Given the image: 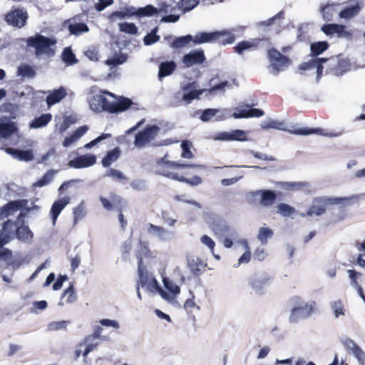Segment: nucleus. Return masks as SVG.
Returning a JSON list of instances; mask_svg holds the SVG:
<instances>
[{
  "mask_svg": "<svg viewBox=\"0 0 365 365\" xmlns=\"http://www.w3.org/2000/svg\"><path fill=\"white\" fill-rule=\"evenodd\" d=\"M52 120L51 113H43L38 118L33 119L29 123V128L31 129H38L46 126Z\"/></svg>",
  "mask_w": 365,
  "mask_h": 365,
  "instance_id": "35",
  "label": "nucleus"
},
{
  "mask_svg": "<svg viewBox=\"0 0 365 365\" xmlns=\"http://www.w3.org/2000/svg\"><path fill=\"white\" fill-rule=\"evenodd\" d=\"M184 93L182 96V101L185 104H189L194 99L199 98V96L202 95L205 90H197L195 83H189L182 86V88Z\"/></svg>",
  "mask_w": 365,
  "mask_h": 365,
  "instance_id": "24",
  "label": "nucleus"
},
{
  "mask_svg": "<svg viewBox=\"0 0 365 365\" xmlns=\"http://www.w3.org/2000/svg\"><path fill=\"white\" fill-rule=\"evenodd\" d=\"M76 300V295L74 292L73 285H70L63 293L61 301L58 302L59 306H63L65 303L71 304Z\"/></svg>",
  "mask_w": 365,
  "mask_h": 365,
  "instance_id": "38",
  "label": "nucleus"
},
{
  "mask_svg": "<svg viewBox=\"0 0 365 365\" xmlns=\"http://www.w3.org/2000/svg\"><path fill=\"white\" fill-rule=\"evenodd\" d=\"M27 13L23 9H14L6 16V21L9 24L22 27L27 20Z\"/></svg>",
  "mask_w": 365,
  "mask_h": 365,
  "instance_id": "20",
  "label": "nucleus"
},
{
  "mask_svg": "<svg viewBox=\"0 0 365 365\" xmlns=\"http://www.w3.org/2000/svg\"><path fill=\"white\" fill-rule=\"evenodd\" d=\"M16 238L26 243L31 242L34 238V233L26 225L17 226L16 228Z\"/></svg>",
  "mask_w": 365,
  "mask_h": 365,
  "instance_id": "33",
  "label": "nucleus"
},
{
  "mask_svg": "<svg viewBox=\"0 0 365 365\" xmlns=\"http://www.w3.org/2000/svg\"><path fill=\"white\" fill-rule=\"evenodd\" d=\"M87 214L86 207L84 202H81L73 209V223L77 224L79 220L83 219Z\"/></svg>",
  "mask_w": 365,
  "mask_h": 365,
  "instance_id": "41",
  "label": "nucleus"
},
{
  "mask_svg": "<svg viewBox=\"0 0 365 365\" xmlns=\"http://www.w3.org/2000/svg\"><path fill=\"white\" fill-rule=\"evenodd\" d=\"M120 151L119 148H115L113 150L108 152L102 160L103 167H109L113 163L117 160L120 156Z\"/></svg>",
  "mask_w": 365,
  "mask_h": 365,
  "instance_id": "42",
  "label": "nucleus"
},
{
  "mask_svg": "<svg viewBox=\"0 0 365 365\" xmlns=\"http://www.w3.org/2000/svg\"><path fill=\"white\" fill-rule=\"evenodd\" d=\"M70 324L68 320H62L59 322H51L47 325L48 331H58L66 329L67 326Z\"/></svg>",
  "mask_w": 365,
  "mask_h": 365,
  "instance_id": "52",
  "label": "nucleus"
},
{
  "mask_svg": "<svg viewBox=\"0 0 365 365\" xmlns=\"http://www.w3.org/2000/svg\"><path fill=\"white\" fill-rule=\"evenodd\" d=\"M67 95L66 89L64 87H60L58 89L51 91L46 97V103L51 107L59 103Z\"/></svg>",
  "mask_w": 365,
  "mask_h": 365,
  "instance_id": "32",
  "label": "nucleus"
},
{
  "mask_svg": "<svg viewBox=\"0 0 365 365\" xmlns=\"http://www.w3.org/2000/svg\"><path fill=\"white\" fill-rule=\"evenodd\" d=\"M354 356L357 359L359 364L363 365L365 362V353L358 346L351 351Z\"/></svg>",
  "mask_w": 365,
  "mask_h": 365,
  "instance_id": "64",
  "label": "nucleus"
},
{
  "mask_svg": "<svg viewBox=\"0 0 365 365\" xmlns=\"http://www.w3.org/2000/svg\"><path fill=\"white\" fill-rule=\"evenodd\" d=\"M88 128L86 125L81 126L77 128L72 135L65 138L63 142V146L68 148L78 140H79L87 131Z\"/></svg>",
  "mask_w": 365,
  "mask_h": 365,
  "instance_id": "34",
  "label": "nucleus"
},
{
  "mask_svg": "<svg viewBox=\"0 0 365 365\" xmlns=\"http://www.w3.org/2000/svg\"><path fill=\"white\" fill-rule=\"evenodd\" d=\"M351 200H358L357 195H352L351 197H314L312 200L311 207L307 212V217L310 216H320L323 215L327 209V206L329 205H341L347 206L351 204Z\"/></svg>",
  "mask_w": 365,
  "mask_h": 365,
  "instance_id": "4",
  "label": "nucleus"
},
{
  "mask_svg": "<svg viewBox=\"0 0 365 365\" xmlns=\"http://www.w3.org/2000/svg\"><path fill=\"white\" fill-rule=\"evenodd\" d=\"M345 29V26L336 24H330L323 25L322 31L327 36L336 34L339 37H343L347 39L351 38V33L346 31Z\"/></svg>",
  "mask_w": 365,
  "mask_h": 365,
  "instance_id": "21",
  "label": "nucleus"
},
{
  "mask_svg": "<svg viewBox=\"0 0 365 365\" xmlns=\"http://www.w3.org/2000/svg\"><path fill=\"white\" fill-rule=\"evenodd\" d=\"M187 267L190 269V274L192 276L198 277L202 273L205 264L199 257L187 256Z\"/></svg>",
  "mask_w": 365,
  "mask_h": 365,
  "instance_id": "26",
  "label": "nucleus"
},
{
  "mask_svg": "<svg viewBox=\"0 0 365 365\" xmlns=\"http://www.w3.org/2000/svg\"><path fill=\"white\" fill-rule=\"evenodd\" d=\"M262 129L267 130L269 128H274L277 130L287 131L289 133L299 135H308L311 134H319L329 138H336L343 134L342 131L338 133H323L322 129H314L308 128H296L294 126L287 127L284 121L277 120L272 118L265 119L261 123Z\"/></svg>",
  "mask_w": 365,
  "mask_h": 365,
  "instance_id": "2",
  "label": "nucleus"
},
{
  "mask_svg": "<svg viewBox=\"0 0 365 365\" xmlns=\"http://www.w3.org/2000/svg\"><path fill=\"white\" fill-rule=\"evenodd\" d=\"M277 213L283 217H289L296 211L293 207H291L290 205L285 203L279 204L277 207Z\"/></svg>",
  "mask_w": 365,
  "mask_h": 365,
  "instance_id": "54",
  "label": "nucleus"
},
{
  "mask_svg": "<svg viewBox=\"0 0 365 365\" xmlns=\"http://www.w3.org/2000/svg\"><path fill=\"white\" fill-rule=\"evenodd\" d=\"M158 131L159 128L156 125L147 126L135 135V146L140 148L144 147L157 136Z\"/></svg>",
  "mask_w": 365,
  "mask_h": 365,
  "instance_id": "15",
  "label": "nucleus"
},
{
  "mask_svg": "<svg viewBox=\"0 0 365 365\" xmlns=\"http://www.w3.org/2000/svg\"><path fill=\"white\" fill-rule=\"evenodd\" d=\"M17 130V126L14 122L4 118H0V137L7 138Z\"/></svg>",
  "mask_w": 365,
  "mask_h": 365,
  "instance_id": "28",
  "label": "nucleus"
},
{
  "mask_svg": "<svg viewBox=\"0 0 365 365\" xmlns=\"http://www.w3.org/2000/svg\"><path fill=\"white\" fill-rule=\"evenodd\" d=\"M70 201L71 197L65 196L59 198L53 203L50 210L53 225H56L58 217L66 206L70 203Z\"/></svg>",
  "mask_w": 365,
  "mask_h": 365,
  "instance_id": "25",
  "label": "nucleus"
},
{
  "mask_svg": "<svg viewBox=\"0 0 365 365\" xmlns=\"http://www.w3.org/2000/svg\"><path fill=\"white\" fill-rule=\"evenodd\" d=\"M245 29L246 26L238 25L230 29L217 31L216 33H220L219 40L222 38L221 43L222 44H232L236 38L240 37L243 34Z\"/></svg>",
  "mask_w": 365,
  "mask_h": 365,
  "instance_id": "16",
  "label": "nucleus"
},
{
  "mask_svg": "<svg viewBox=\"0 0 365 365\" xmlns=\"http://www.w3.org/2000/svg\"><path fill=\"white\" fill-rule=\"evenodd\" d=\"M272 235L273 231L272 229L266 227H262L259 229L257 237L262 245H265L267 244L268 239L271 238Z\"/></svg>",
  "mask_w": 365,
  "mask_h": 365,
  "instance_id": "46",
  "label": "nucleus"
},
{
  "mask_svg": "<svg viewBox=\"0 0 365 365\" xmlns=\"http://www.w3.org/2000/svg\"><path fill=\"white\" fill-rule=\"evenodd\" d=\"M68 30L70 34L78 36L82 33L88 32L89 29L88 26L84 23H74L69 24Z\"/></svg>",
  "mask_w": 365,
  "mask_h": 365,
  "instance_id": "49",
  "label": "nucleus"
},
{
  "mask_svg": "<svg viewBox=\"0 0 365 365\" xmlns=\"http://www.w3.org/2000/svg\"><path fill=\"white\" fill-rule=\"evenodd\" d=\"M232 115L235 118H259L264 115V111L258 108H248V107H246L238 108Z\"/></svg>",
  "mask_w": 365,
  "mask_h": 365,
  "instance_id": "29",
  "label": "nucleus"
},
{
  "mask_svg": "<svg viewBox=\"0 0 365 365\" xmlns=\"http://www.w3.org/2000/svg\"><path fill=\"white\" fill-rule=\"evenodd\" d=\"M96 163V157L92 154L78 156L71 160L68 165L71 168L81 169L93 165Z\"/></svg>",
  "mask_w": 365,
  "mask_h": 365,
  "instance_id": "23",
  "label": "nucleus"
},
{
  "mask_svg": "<svg viewBox=\"0 0 365 365\" xmlns=\"http://www.w3.org/2000/svg\"><path fill=\"white\" fill-rule=\"evenodd\" d=\"M27 46L35 49V55L38 58H47L55 54L53 48L56 43V39L54 37H46L41 34H36L27 38Z\"/></svg>",
  "mask_w": 365,
  "mask_h": 365,
  "instance_id": "6",
  "label": "nucleus"
},
{
  "mask_svg": "<svg viewBox=\"0 0 365 365\" xmlns=\"http://www.w3.org/2000/svg\"><path fill=\"white\" fill-rule=\"evenodd\" d=\"M138 275L139 282L138 284L150 293L159 294L160 287L158 281L153 274L148 272L147 269L142 265L141 261L138 264Z\"/></svg>",
  "mask_w": 365,
  "mask_h": 365,
  "instance_id": "11",
  "label": "nucleus"
},
{
  "mask_svg": "<svg viewBox=\"0 0 365 365\" xmlns=\"http://www.w3.org/2000/svg\"><path fill=\"white\" fill-rule=\"evenodd\" d=\"M147 231L149 235L161 242L170 241L173 237V233L171 231L152 223L147 225Z\"/></svg>",
  "mask_w": 365,
  "mask_h": 365,
  "instance_id": "18",
  "label": "nucleus"
},
{
  "mask_svg": "<svg viewBox=\"0 0 365 365\" xmlns=\"http://www.w3.org/2000/svg\"><path fill=\"white\" fill-rule=\"evenodd\" d=\"M271 277L266 273L255 274L249 277L247 283L252 292L257 294L262 295L265 292V289L269 284Z\"/></svg>",
  "mask_w": 365,
  "mask_h": 365,
  "instance_id": "13",
  "label": "nucleus"
},
{
  "mask_svg": "<svg viewBox=\"0 0 365 365\" xmlns=\"http://www.w3.org/2000/svg\"><path fill=\"white\" fill-rule=\"evenodd\" d=\"M212 217L211 214H207L205 216V220L210 224L215 235L222 239V245L226 248H231L237 240L238 233L237 230L229 226L225 221L220 218L215 217L213 222L210 220Z\"/></svg>",
  "mask_w": 365,
  "mask_h": 365,
  "instance_id": "3",
  "label": "nucleus"
},
{
  "mask_svg": "<svg viewBox=\"0 0 365 365\" xmlns=\"http://www.w3.org/2000/svg\"><path fill=\"white\" fill-rule=\"evenodd\" d=\"M119 30L121 32L128 34H136L138 32V28L133 23H120L118 24Z\"/></svg>",
  "mask_w": 365,
  "mask_h": 365,
  "instance_id": "55",
  "label": "nucleus"
},
{
  "mask_svg": "<svg viewBox=\"0 0 365 365\" xmlns=\"http://www.w3.org/2000/svg\"><path fill=\"white\" fill-rule=\"evenodd\" d=\"M16 228V222L11 220H7L3 225V227L0 232V246L9 242L14 236V232Z\"/></svg>",
  "mask_w": 365,
  "mask_h": 365,
  "instance_id": "22",
  "label": "nucleus"
},
{
  "mask_svg": "<svg viewBox=\"0 0 365 365\" xmlns=\"http://www.w3.org/2000/svg\"><path fill=\"white\" fill-rule=\"evenodd\" d=\"M220 33L214 32H199L193 36V43L195 45H198L205 43H211L215 41H219V35Z\"/></svg>",
  "mask_w": 365,
  "mask_h": 365,
  "instance_id": "30",
  "label": "nucleus"
},
{
  "mask_svg": "<svg viewBox=\"0 0 365 365\" xmlns=\"http://www.w3.org/2000/svg\"><path fill=\"white\" fill-rule=\"evenodd\" d=\"M158 12V9L152 5H148L144 8L139 9L135 13L140 16H150Z\"/></svg>",
  "mask_w": 365,
  "mask_h": 365,
  "instance_id": "58",
  "label": "nucleus"
},
{
  "mask_svg": "<svg viewBox=\"0 0 365 365\" xmlns=\"http://www.w3.org/2000/svg\"><path fill=\"white\" fill-rule=\"evenodd\" d=\"M277 198L276 194L269 190H259L250 192L246 195V200L249 203H254L259 200L260 205L263 207H269L273 205Z\"/></svg>",
  "mask_w": 365,
  "mask_h": 365,
  "instance_id": "12",
  "label": "nucleus"
},
{
  "mask_svg": "<svg viewBox=\"0 0 365 365\" xmlns=\"http://www.w3.org/2000/svg\"><path fill=\"white\" fill-rule=\"evenodd\" d=\"M190 145H191V143L187 140L182 141V143H181V148L182 150L181 156L182 158L190 159L193 157V155L190 150Z\"/></svg>",
  "mask_w": 365,
  "mask_h": 365,
  "instance_id": "62",
  "label": "nucleus"
},
{
  "mask_svg": "<svg viewBox=\"0 0 365 365\" xmlns=\"http://www.w3.org/2000/svg\"><path fill=\"white\" fill-rule=\"evenodd\" d=\"M200 167H202V165L178 163L167 160H165V158H163L157 162L156 173L159 175L178 181L179 176L173 172L175 169Z\"/></svg>",
  "mask_w": 365,
  "mask_h": 365,
  "instance_id": "9",
  "label": "nucleus"
},
{
  "mask_svg": "<svg viewBox=\"0 0 365 365\" xmlns=\"http://www.w3.org/2000/svg\"><path fill=\"white\" fill-rule=\"evenodd\" d=\"M135 13L132 11L131 9H126L125 11H114L110 16V19L112 21H115V19H122L125 18H129L133 16Z\"/></svg>",
  "mask_w": 365,
  "mask_h": 365,
  "instance_id": "56",
  "label": "nucleus"
},
{
  "mask_svg": "<svg viewBox=\"0 0 365 365\" xmlns=\"http://www.w3.org/2000/svg\"><path fill=\"white\" fill-rule=\"evenodd\" d=\"M220 112L219 109L207 108L202 111L200 118L204 122H207Z\"/></svg>",
  "mask_w": 365,
  "mask_h": 365,
  "instance_id": "61",
  "label": "nucleus"
},
{
  "mask_svg": "<svg viewBox=\"0 0 365 365\" xmlns=\"http://www.w3.org/2000/svg\"><path fill=\"white\" fill-rule=\"evenodd\" d=\"M54 177V173L53 171L47 172L40 180H37L34 183L35 187H43L46 185L51 182Z\"/></svg>",
  "mask_w": 365,
  "mask_h": 365,
  "instance_id": "57",
  "label": "nucleus"
},
{
  "mask_svg": "<svg viewBox=\"0 0 365 365\" xmlns=\"http://www.w3.org/2000/svg\"><path fill=\"white\" fill-rule=\"evenodd\" d=\"M105 176L110 177L114 179L119 180H125V175L120 170L112 169V168H110L106 170Z\"/></svg>",
  "mask_w": 365,
  "mask_h": 365,
  "instance_id": "63",
  "label": "nucleus"
},
{
  "mask_svg": "<svg viewBox=\"0 0 365 365\" xmlns=\"http://www.w3.org/2000/svg\"><path fill=\"white\" fill-rule=\"evenodd\" d=\"M28 200H18L11 201L4 206L0 207V219H4L20 211L19 219L24 217L29 212L30 209L27 207Z\"/></svg>",
  "mask_w": 365,
  "mask_h": 365,
  "instance_id": "10",
  "label": "nucleus"
},
{
  "mask_svg": "<svg viewBox=\"0 0 365 365\" xmlns=\"http://www.w3.org/2000/svg\"><path fill=\"white\" fill-rule=\"evenodd\" d=\"M6 153L13 158L18 159L21 161H31L34 159V155L31 150H21L19 149H14L11 148H6Z\"/></svg>",
  "mask_w": 365,
  "mask_h": 365,
  "instance_id": "31",
  "label": "nucleus"
},
{
  "mask_svg": "<svg viewBox=\"0 0 365 365\" xmlns=\"http://www.w3.org/2000/svg\"><path fill=\"white\" fill-rule=\"evenodd\" d=\"M268 56L271 68L275 74L287 68L289 64V59L274 48L268 50Z\"/></svg>",
  "mask_w": 365,
  "mask_h": 365,
  "instance_id": "14",
  "label": "nucleus"
},
{
  "mask_svg": "<svg viewBox=\"0 0 365 365\" xmlns=\"http://www.w3.org/2000/svg\"><path fill=\"white\" fill-rule=\"evenodd\" d=\"M292 308L289 317L292 323H296L299 319H307L318 312L317 303L314 300L304 301L299 297H294L292 299Z\"/></svg>",
  "mask_w": 365,
  "mask_h": 365,
  "instance_id": "5",
  "label": "nucleus"
},
{
  "mask_svg": "<svg viewBox=\"0 0 365 365\" xmlns=\"http://www.w3.org/2000/svg\"><path fill=\"white\" fill-rule=\"evenodd\" d=\"M349 61L344 58H339L338 57L337 68L336 71V76H340L343 75L349 69Z\"/></svg>",
  "mask_w": 365,
  "mask_h": 365,
  "instance_id": "59",
  "label": "nucleus"
},
{
  "mask_svg": "<svg viewBox=\"0 0 365 365\" xmlns=\"http://www.w3.org/2000/svg\"><path fill=\"white\" fill-rule=\"evenodd\" d=\"M336 12V10L335 9V5L334 4H327L326 6L321 7V13L324 20L326 21H331Z\"/></svg>",
  "mask_w": 365,
  "mask_h": 365,
  "instance_id": "50",
  "label": "nucleus"
},
{
  "mask_svg": "<svg viewBox=\"0 0 365 365\" xmlns=\"http://www.w3.org/2000/svg\"><path fill=\"white\" fill-rule=\"evenodd\" d=\"M164 289L160 287L159 294L165 302L175 308H180L181 304L178 300L180 294V287L175 282L168 277L163 278Z\"/></svg>",
  "mask_w": 365,
  "mask_h": 365,
  "instance_id": "8",
  "label": "nucleus"
},
{
  "mask_svg": "<svg viewBox=\"0 0 365 365\" xmlns=\"http://www.w3.org/2000/svg\"><path fill=\"white\" fill-rule=\"evenodd\" d=\"M213 140L221 141L245 142L248 141L249 138H247V132L240 129H235L229 132L223 131L218 133L215 136L213 137Z\"/></svg>",
  "mask_w": 365,
  "mask_h": 365,
  "instance_id": "17",
  "label": "nucleus"
},
{
  "mask_svg": "<svg viewBox=\"0 0 365 365\" xmlns=\"http://www.w3.org/2000/svg\"><path fill=\"white\" fill-rule=\"evenodd\" d=\"M131 103V101L128 98H123L116 101L115 95L108 91L96 94L89 100L91 109L96 113L103 111L110 113L123 112L128 109Z\"/></svg>",
  "mask_w": 365,
  "mask_h": 365,
  "instance_id": "1",
  "label": "nucleus"
},
{
  "mask_svg": "<svg viewBox=\"0 0 365 365\" xmlns=\"http://www.w3.org/2000/svg\"><path fill=\"white\" fill-rule=\"evenodd\" d=\"M127 61V56L122 53H115L113 56L108 58L106 64L108 66H116L121 65Z\"/></svg>",
  "mask_w": 365,
  "mask_h": 365,
  "instance_id": "47",
  "label": "nucleus"
},
{
  "mask_svg": "<svg viewBox=\"0 0 365 365\" xmlns=\"http://www.w3.org/2000/svg\"><path fill=\"white\" fill-rule=\"evenodd\" d=\"M261 41V39H252L251 41H244L240 43H239L235 47V51L241 54L244 51L247 49H250L253 47H256L259 45V42Z\"/></svg>",
  "mask_w": 365,
  "mask_h": 365,
  "instance_id": "43",
  "label": "nucleus"
},
{
  "mask_svg": "<svg viewBox=\"0 0 365 365\" xmlns=\"http://www.w3.org/2000/svg\"><path fill=\"white\" fill-rule=\"evenodd\" d=\"M99 200L103 207L107 210H112L114 205H117V204L120 203L122 201L121 197L113 193L110 195V199L100 196Z\"/></svg>",
  "mask_w": 365,
  "mask_h": 365,
  "instance_id": "37",
  "label": "nucleus"
},
{
  "mask_svg": "<svg viewBox=\"0 0 365 365\" xmlns=\"http://www.w3.org/2000/svg\"><path fill=\"white\" fill-rule=\"evenodd\" d=\"M175 67V63L172 61L161 63L159 66L158 77L162 78L170 75Z\"/></svg>",
  "mask_w": 365,
  "mask_h": 365,
  "instance_id": "40",
  "label": "nucleus"
},
{
  "mask_svg": "<svg viewBox=\"0 0 365 365\" xmlns=\"http://www.w3.org/2000/svg\"><path fill=\"white\" fill-rule=\"evenodd\" d=\"M284 13L283 11H279L274 16L269 19L267 21H261L258 23V26H273V29L279 33L284 25Z\"/></svg>",
  "mask_w": 365,
  "mask_h": 365,
  "instance_id": "27",
  "label": "nucleus"
},
{
  "mask_svg": "<svg viewBox=\"0 0 365 365\" xmlns=\"http://www.w3.org/2000/svg\"><path fill=\"white\" fill-rule=\"evenodd\" d=\"M205 56L202 50H195L183 56L182 63L185 68L202 64L205 61Z\"/></svg>",
  "mask_w": 365,
  "mask_h": 365,
  "instance_id": "19",
  "label": "nucleus"
},
{
  "mask_svg": "<svg viewBox=\"0 0 365 365\" xmlns=\"http://www.w3.org/2000/svg\"><path fill=\"white\" fill-rule=\"evenodd\" d=\"M190 41L193 42V36L190 34L184 36L177 37L170 44V46L173 48H181L185 47Z\"/></svg>",
  "mask_w": 365,
  "mask_h": 365,
  "instance_id": "45",
  "label": "nucleus"
},
{
  "mask_svg": "<svg viewBox=\"0 0 365 365\" xmlns=\"http://www.w3.org/2000/svg\"><path fill=\"white\" fill-rule=\"evenodd\" d=\"M360 11L359 5L351 6L345 8L339 13V16L341 19H349L356 16Z\"/></svg>",
  "mask_w": 365,
  "mask_h": 365,
  "instance_id": "51",
  "label": "nucleus"
},
{
  "mask_svg": "<svg viewBox=\"0 0 365 365\" xmlns=\"http://www.w3.org/2000/svg\"><path fill=\"white\" fill-rule=\"evenodd\" d=\"M17 75L22 78H34L36 72L31 66L27 64H21L18 67Z\"/></svg>",
  "mask_w": 365,
  "mask_h": 365,
  "instance_id": "48",
  "label": "nucleus"
},
{
  "mask_svg": "<svg viewBox=\"0 0 365 365\" xmlns=\"http://www.w3.org/2000/svg\"><path fill=\"white\" fill-rule=\"evenodd\" d=\"M199 3V0H180L178 2V8L183 13H186L194 9Z\"/></svg>",
  "mask_w": 365,
  "mask_h": 365,
  "instance_id": "44",
  "label": "nucleus"
},
{
  "mask_svg": "<svg viewBox=\"0 0 365 365\" xmlns=\"http://www.w3.org/2000/svg\"><path fill=\"white\" fill-rule=\"evenodd\" d=\"M329 307L335 319H339L341 317L345 316L346 309L342 300L335 299L329 302Z\"/></svg>",
  "mask_w": 365,
  "mask_h": 365,
  "instance_id": "36",
  "label": "nucleus"
},
{
  "mask_svg": "<svg viewBox=\"0 0 365 365\" xmlns=\"http://www.w3.org/2000/svg\"><path fill=\"white\" fill-rule=\"evenodd\" d=\"M62 60L68 65H73L77 62L74 53L70 48H66L62 53Z\"/></svg>",
  "mask_w": 365,
  "mask_h": 365,
  "instance_id": "53",
  "label": "nucleus"
},
{
  "mask_svg": "<svg viewBox=\"0 0 365 365\" xmlns=\"http://www.w3.org/2000/svg\"><path fill=\"white\" fill-rule=\"evenodd\" d=\"M329 48V43L327 41H318L311 44L312 58H318L317 56L327 51Z\"/></svg>",
  "mask_w": 365,
  "mask_h": 365,
  "instance_id": "39",
  "label": "nucleus"
},
{
  "mask_svg": "<svg viewBox=\"0 0 365 365\" xmlns=\"http://www.w3.org/2000/svg\"><path fill=\"white\" fill-rule=\"evenodd\" d=\"M338 56H332L330 58H311L307 62L303 63L299 66V69L306 71L312 68L317 69V80L319 81L321 78L324 64H327V71L332 73L336 76V71L337 68Z\"/></svg>",
  "mask_w": 365,
  "mask_h": 365,
  "instance_id": "7",
  "label": "nucleus"
},
{
  "mask_svg": "<svg viewBox=\"0 0 365 365\" xmlns=\"http://www.w3.org/2000/svg\"><path fill=\"white\" fill-rule=\"evenodd\" d=\"M158 28H155L150 33L148 34L143 38L145 45H152L160 39V36L156 34Z\"/></svg>",
  "mask_w": 365,
  "mask_h": 365,
  "instance_id": "60",
  "label": "nucleus"
}]
</instances>
